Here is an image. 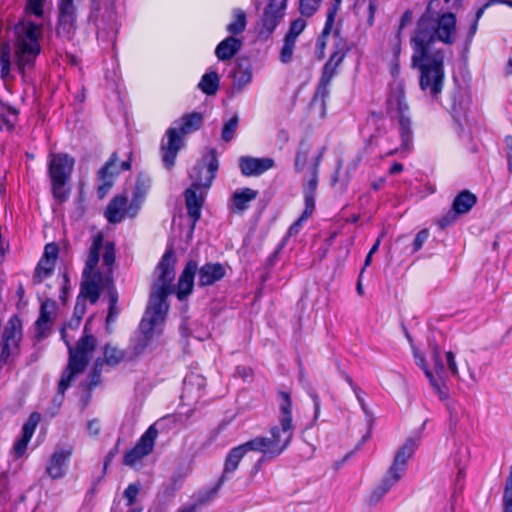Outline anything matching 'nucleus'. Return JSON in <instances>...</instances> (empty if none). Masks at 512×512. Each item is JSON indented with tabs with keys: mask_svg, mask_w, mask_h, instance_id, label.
I'll return each instance as SVG.
<instances>
[{
	"mask_svg": "<svg viewBox=\"0 0 512 512\" xmlns=\"http://www.w3.org/2000/svg\"><path fill=\"white\" fill-rule=\"evenodd\" d=\"M275 161L272 158H256L242 156L239 158V168L244 176H259L273 168Z\"/></svg>",
	"mask_w": 512,
	"mask_h": 512,
	"instance_id": "a211bd4d",
	"label": "nucleus"
},
{
	"mask_svg": "<svg viewBox=\"0 0 512 512\" xmlns=\"http://www.w3.org/2000/svg\"><path fill=\"white\" fill-rule=\"evenodd\" d=\"M247 26V17L246 13L240 8H234L232 10V20L226 26L227 32L230 36L237 37L239 34L243 33Z\"/></svg>",
	"mask_w": 512,
	"mask_h": 512,
	"instance_id": "f704fd0d",
	"label": "nucleus"
},
{
	"mask_svg": "<svg viewBox=\"0 0 512 512\" xmlns=\"http://www.w3.org/2000/svg\"><path fill=\"white\" fill-rule=\"evenodd\" d=\"M72 455V449L59 448L51 455L46 466V474L51 479H60L66 474L67 462Z\"/></svg>",
	"mask_w": 512,
	"mask_h": 512,
	"instance_id": "aec40b11",
	"label": "nucleus"
},
{
	"mask_svg": "<svg viewBox=\"0 0 512 512\" xmlns=\"http://www.w3.org/2000/svg\"><path fill=\"white\" fill-rule=\"evenodd\" d=\"M353 9L356 16L365 21L368 26L371 27L374 24L377 0H355Z\"/></svg>",
	"mask_w": 512,
	"mask_h": 512,
	"instance_id": "2f4dec72",
	"label": "nucleus"
},
{
	"mask_svg": "<svg viewBox=\"0 0 512 512\" xmlns=\"http://www.w3.org/2000/svg\"><path fill=\"white\" fill-rule=\"evenodd\" d=\"M202 187L191 185L185 191V203L189 217L192 219L193 226L201 217V208L204 196L200 191Z\"/></svg>",
	"mask_w": 512,
	"mask_h": 512,
	"instance_id": "5701e85b",
	"label": "nucleus"
},
{
	"mask_svg": "<svg viewBox=\"0 0 512 512\" xmlns=\"http://www.w3.org/2000/svg\"><path fill=\"white\" fill-rule=\"evenodd\" d=\"M58 252V246L54 243H50L45 246L43 256L35 269L33 277L35 283H41L52 274L58 257Z\"/></svg>",
	"mask_w": 512,
	"mask_h": 512,
	"instance_id": "f3484780",
	"label": "nucleus"
},
{
	"mask_svg": "<svg viewBox=\"0 0 512 512\" xmlns=\"http://www.w3.org/2000/svg\"><path fill=\"white\" fill-rule=\"evenodd\" d=\"M332 29H328L326 31V25L324 26V29L321 33V35L319 36V38L317 39V46L319 47V49L321 50V53H323L324 49H325V46H326V38L327 36L329 35V33L331 32Z\"/></svg>",
	"mask_w": 512,
	"mask_h": 512,
	"instance_id": "680f3d73",
	"label": "nucleus"
},
{
	"mask_svg": "<svg viewBox=\"0 0 512 512\" xmlns=\"http://www.w3.org/2000/svg\"><path fill=\"white\" fill-rule=\"evenodd\" d=\"M238 121V116H234L224 124L221 137L225 142H229L233 138Z\"/></svg>",
	"mask_w": 512,
	"mask_h": 512,
	"instance_id": "8fccbe9b",
	"label": "nucleus"
},
{
	"mask_svg": "<svg viewBox=\"0 0 512 512\" xmlns=\"http://www.w3.org/2000/svg\"><path fill=\"white\" fill-rule=\"evenodd\" d=\"M310 148L307 144L301 143L295 157V169L301 172L307 164Z\"/></svg>",
	"mask_w": 512,
	"mask_h": 512,
	"instance_id": "37998d69",
	"label": "nucleus"
},
{
	"mask_svg": "<svg viewBox=\"0 0 512 512\" xmlns=\"http://www.w3.org/2000/svg\"><path fill=\"white\" fill-rule=\"evenodd\" d=\"M249 451L246 444H241L237 447L232 448L226 456L223 472L220 478V484L227 479H230L232 474L236 471L240 461L244 455Z\"/></svg>",
	"mask_w": 512,
	"mask_h": 512,
	"instance_id": "a878e982",
	"label": "nucleus"
},
{
	"mask_svg": "<svg viewBox=\"0 0 512 512\" xmlns=\"http://www.w3.org/2000/svg\"><path fill=\"white\" fill-rule=\"evenodd\" d=\"M140 491L138 484H130L124 491V497L128 500V506H132Z\"/></svg>",
	"mask_w": 512,
	"mask_h": 512,
	"instance_id": "5fc2aeb1",
	"label": "nucleus"
},
{
	"mask_svg": "<svg viewBox=\"0 0 512 512\" xmlns=\"http://www.w3.org/2000/svg\"><path fill=\"white\" fill-rule=\"evenodd\" d=\"M198 87L205 94L214 95L219 88L218 74L215 71H209V72L205 73L202 76V78L198 84Z\"/></svg>",
	"mask_w": 512,
	"mask_h": 512,
	"instance_id": "58836bf2",
	"label": "nucleus"
},
{
	"mask_svg": "<svg viewBox=\"0 0 512 512\" xmlns=\"http://www.w3.org/2000/svg\"><path fill=\"white\" fill-rule=\"evenodd\" d=\"M176 258L173 250L168 249L155 269V280L151 287L149 305L140 322V337L135 346L137 353H142L152 345L163 329L165 315L168 311L167 296L176 291L179 300H184L193 291L194 278L198 270L197 262L190 260L182 271L176 288L172 283L175 279Z\"/></svg>",
	"mask_w": 512,
	"mask_h": 512,
	"instance_id": "f03ea898",
	"label": "nucleus"
},
{
	"mask_svg": "<svg viewBox=\"0 0 512 512\" xmlns=\"http://www.w3.org/2000/svg\"><path fill=\"white\" fill-rule=\"evenodd\" d=\"M220 481L212 488L200 491L195 499V503L193 505H197V509L203 505L209 503L218 493L220 487Z\"/></svg>",
	"mask_w": 512,
	"mask_h": 512,
	"instance_id": "79ce46f5",
	"label": "nucleus"
},
{
	"mask_svg": "<svg viewBox=\"0 0 512 512\" xmlns=\"http://www.w3.org/2000/svg\"><path fill=\"white\" fill-rule=\"evenodd\" d=\"M445 361H446V364H447L448 371L453 376H458L459 375V371H458V367H457V364H456L455 355L451 351H448V352L445 353Z\"/></svg>",
	"mask_w": 512,
	"mask_h": 512,
	"instance_id": "6e6d98bb",
	"label": "nucleus"
},
{
	"mask_svg": "<svg viewBox=\"0 0 512 512\" xmlns=\"http://www.w3.org/2000/svg\"><path fill=\"white\" fill-rule=\"evenodd\" d=\"M197 505H188L180 509L178 512H197Z\"/></svg>",
	"mask_w": 512,
	"mask_h": 512,
	"instance_id": "774afa93",
	"label": "nucleus"
},
{
	"mask_svg": "<svg viewBox=\"0 0 512 512\" xmlns=\"http://www.w3.org/2000/svg\"><path fill=\"white\" fill-rule=\"evenodd\" d=\"M219 167V162L215 151L211 150L209 154L199 161L190 171L189 177L193 186L209 188L215 178Z\"/></svg>",
	"mask_w": 512,
	"mask_h": 512,
	"instance_id": "9d476101",
	"label": "nucleus"
},
{
	"mask_svg": "<svg viewBox=\"0 0 512 512\" xmlns=\"http://www.w3.org/2000/svg\"><path fill=\"white\" fill-rule=\"evenodd\" d=\"M157 436L158 430L154 425H151L141 436L137 444L125 453L123 463L130 467L138 464L145 456L152 452Z\"/></svg>",
	"mask_w": 512,
	"mask_h": 512,
	"instance_id": "9b49d317",
	"label": "nucleus"
},
{
	"mask_svg": "<svg viewBox=\"0 0 512 512\" xmlns=\"http://www.w3.org/2000/svg\"><path fill=\"white\" fill-rule=\"evenodd\" d=\"M89 323L90 320L86 322L83 335L74 347L65 340L69 350V359L58 383V393L61 396L64 395L65 391L74 380V377L86 369L93 352L97 347V339L91 334V331L88 328Z\"/></svg>",
	"mask_w": 512,
	"mask_h": 512,
	"instance_id": "39448f33",
	"label": "nucleus"
},
{
	"mask_svg": "<svg viewBox=\"0 0 512 512\" xmlns=\"http://www.w3.org/2000/svg\"><path fill=\"white\" fill-rule=\"evenodd\" d=\"M341 2L342 0H334L333 6L329 8L326 19V31L332 29Z\"/></svg>",
	"mask_w": 512,
	"mask_h": 512,
	"instance_id": "864d4df0",
	"label": "nucleus"
},
{
	"mask_svg": "<svg viewBox=\"0 0 512 512\" xmlns=\"http://www.w3.org/2000/svg\"><path fill=\"white\" fill-rule=\"evenodd\" d=\"M401 480L398 475L387 471L383 479L372 490L368 502L370 505H376L383 497Z\"/></svg>",
	"mask_w": 512,
	"mask_h": 512,
	"instance_id": "c85d7f7f",
	"label": "nucleus"
},
{
	"mask_svg": "<svg viewBox=\"0 0 512 512\" xmlns=\"http://www.w3.org/2000/svg\"><path fill=\"white\" fill-rule=\"evenodd\" d=\"M75 159L65 153L50 154L48 172L52 183L54 197L60 202L68 197L65 185L69 181L74 169Z\"/></svg>",
	"mask_w": 512,
	"mask_h": 512,
	"instance_id": "0eeeda50",
	"label": "nucleus"
},
{
	"mask_svg": "<svg viewBox=\"0 0 512 512\" xmlns=\"http://www.w3.org/2000/svg\"><path fill=\"white\" fill-rule=\"evenodd\" d=\"M115 262V244L111 241L104 242L102 233H97L92 238V243L88 251V257L83 270L85 282L81 286L80 295L88 298L92 304H95L100 296V292L106 290L110 281L113 285L111 276V267Z\"/></svg>",
	"mask_w": 512,
	"mask_h": 512,
	"instance_id": "7ed1b4c3",
	"label": "nucleus"
},
{
	"mask_svg": "<svg viewBox=\"0 0 512 512\" xmlns=\"http://www.w3.org/2000/svg\"><path fill=\"white\" fill-rule=\"evenodd\" d=\"M455 219V214H448L446 217L442 218L440 221V225L445 227L449 225Z\"/></svg>",
	"mask_w": 512,
	"mask_h": 512,
	"instance_id": "338daca9",
	"label": "nucleus"
},
{
	"mask_svg": "<svg viewBox=\"0 0 512 512\" xmlns=\"http://www.w3.org/2000/svg\"><path fill=\"white\" fill-rule=\"evenodd\" d=\"M428 237H429V232L426 229L421 230L419 233H417L415 240L413 242V251L414 252L419 251L422 248V246L424 245V243L427 241Z\"/></svg>",
	"mask_w": 512,
	"mask_h": 512,
	"instance_id": "4d7b16f0",
	"label": "nucleus"
},
{
	"mask_svg": "<svg viewBox=\"0 0 512 512\" xmlns=\"http://www.w3.org/2000/svg\"><path fill=\"white\" fill-rule=\"evenodd\" d=\"M106 284L108 285V296H109V312L106 318V329L110 331V325L116 320L117 316L120 313V309L117 306L118 301V293L114 286L111 285L110 281H106Z\"/></svg>",
	"mask_w": 512,
	"mask_h": 512,
	"instance_id": "4c0bfd02",
	"label": "nucleus"
},
{
	"mask_svg": "<svg viewBox=\"0 0 512 512\" xmlns=\"http://www.w3.org/2000/svg\"><path fill=\"white\" fill-rule=\"evenodd\" d=\"M46 0H26L25 12L42 18L44 15L43 5Z\"/></svg>",
	"mask_w": 512,
	"mask_h": 512,
	"instance_id": "de8ad7c7",
	"label": "nucleus"
},
{
	"mask_svg": "<svg viewBox=\"0 0 512 512\" xmlns=\"http://www.w3.org/2000/svg\"><path fill=\"white\" fill-rule=\"evenodd\" d=\"M387 102L388 110L390 113H396L398 117L407 115L409 106L406 102L404 86L402 82L399 81L394 83Z\"/></svg>",
	"mask_w": 512,
	"mask_h": 512,
	"instance_id": "393cba45",
	"label": "nucleus"
},
{
	"mask_svg": "<svg viewBox=\"0 0 512 512\" xmlns=\"http://www.w3.org/2000/svg\"><path fill=\"white\" fill-rule=\"evenodd\" d=\"M451 1L452 0H430L422 16L432 18L444 15L446 12H452L451 10L457 0H453V3H451Z\"/></svg>",
	"mask_w": 512,
	"mask_h": 512,
	"instance_id": "e433bc0d",
	"label": "nucleus"
},
{
	"mask_svg": "<svg viewBox=\"0 0 512 512\" xmlns=\"http://www.w3.org/2000/svg\"><path fill=\"white\" fill-rule=\"evenodd\" d=\"M0 75L3 80L10 78L11 71V50L8 44H3L0 49Z\"/></svg>",
	"mask_w": 512,
	"mask_h": 512,
	"instance_id": "ea45409f",
	"label": "nucleus"
},
{
	"mask_svg": "<svg viewBox=\"0 0 512 512\" xmlns=\"http://www.w3.org/2000/svg\"><path fill=\"white\" fill-rule=\"evenodd\" d=\"M117 160L116 153H113L110 160L98 172L99 178L103 181V184L98 189L101 197L112 186V177L118 173V170L114 167Z\"/></svg>",
	"mask_w": 512,
	"mask_h": 512,
	"instance_id": "473e14b6",
	"label": "nucleus"
},
{
	"mask_svg": "<svg viewBox=\"0 0 512 512\" xmlns=\"http://www.w3.org/2000/svg\"><path fill=\"white\" fill-rule=\"evenodd\" d=\"M56 35L65 40H71L76 31V13L73 2L61 1L59 4Z\"/></svg>",
	"mask_w": 512,
	"mask_h": 512,
	"instance_id": "f8f14e48",
	"label": "nucleus"
},
{
	"mask_svg": "<svg viewBox=\"0 0 512 512\" xmlns=\"http://www.w3.org/2000/svg\"><path fill=\"white\" fill-rule=\"evenodd\" d=\"M312 212H313L312 210L305 208V211L300 216V218L290 227L289 234L292 235V234L298 233L299 229L302 226V223L310 217Z\"/></svg>",
	"mask_w": 512,
	"mask_h": 512,
	"instance_id": "13d9d810",
	"label": "nucleus"
},
{
	"mask_svg": "<svg viewBox=\"0 0 512 512\" xmlns=\"http://www.w3.org/2000/svg\"><path fill=\"white\" fill-rule=\"evenodd\" d=\"M417 446L418 444L416 439H407L396 452L393 463L389 467L388 471L395 475L397 474L398 477L402 478L407 469V462L414 455Z\"/></svg>",
	"mask_w": 512,
	"mask_h": 512,
	"instance_id": "6ab92c4d",
	"label": "nucleus"
},
{
	"mask_svg": "<svg viewBox=\"0 0 512 512\" xmlns=\"http://www.w3.org/2000/svg\"><path fill=\"white\" fill-rule=\"evenodd\" d=\"M234 82L235 85L242 89L247 84H249L252 80V72L249 68L246 69H239L236 72H234Z\"/></svg>",
	"mask_w": 512,
	"mask_h": 512,
	"instance_id": "09e8293b",
	"label": "nucleus"
},
{
	"mask_svg": "<svg viewBox=\"0 0 512 512\" xmlns=\"http://www.w3.org/2000/svg\"><path fill=\"white\" fill-rule=\"evenodd\" d=\"M503 501L504 512H512V466L510 467V472L506 479Z\"/></svg>",
	"mask_w": 512,
	"mask_h": 512,
	"instance_id": "a18cd8bd",
	"label": "nucleus"
},
{
	"mask_svg": "<svg viewBox=\"0 0 512 512\" xmlns=\"http://www.w3.org/2000/svg\"><path fill=\"white\" fill-rule=\"evenodd\" d=\"M296 40L285 36L284 43L280 52V60L282 63H289L292 60Z\"/></svg>",
	"mask_w": 512,
	"mask_h": 512,
	"instance_id": "c03bdc74",
	"label": "nucleus"
},
{
	"mask_svg": "<svg viewBox=\"0 0 512 512\" xmlns=\"http://www.w3.org/2000/svg\"><path fill=\"white\" fill-rule=\"evenodd\" d=\"M203 124V116L199 112L183 115L174 122V126L166 131V138L161 143V155L164 166L171 169L175 164L178 152L183 146V136L200 129Z\"/></svg>",
	"mask_w": 512,
	"mask_h": 512,
	"instance_id": "423d86ee",
	"label": "nucleus"
},
{
	"mask_svg": "<svg viewBox=\"0 0 512 512\" xmlns=\"http://www.w3.org/2000/svg\"><path fill=\"white\" fill-rule=\"evenodd\" d=\"M90 14L88 16V20L90 22H95L97 18V13L100 11V4L96 0H91L89 4Z\"/></svg>",
	"mask_w": 512,
	"mask_h": 512,
	"instance_id": "bf43d9fd",
	"label": "nucleus"
},
{
	"mask_svg": "<svg viewBox=\"0 0 512 512\" xmlns=\"http://www.w3.org/2000/svg\"><path fill=\"white\" fill-rule=\"evenodd\" d=\"M399 118V130L402 139V146L404 149H409L412 139L411 123L407 115H402Z\"/></svg>",
	"mask_w": 512,
	"mask_h": 512,
	"instance_id": "a19ab883",
	"label": "nucleus"
},
{
	"mask_svg": "<svg viewBox=\"0 0 512 512\" xmlns=\"http://www.w3.org/2000/svg\"><path fill=\"white\" fill-rule=\"evenodd\" d=\"M434 369L436 376L427 368L424 369L426 377L429 379L431 386L438 394L441 400H445L448 397V389L445 384L447 378V370L444 367V361L440 356L439 349L434 348L433 351Z\"/></svg>",
	"mask_w": 512,
	"mask_h": 512,
	"instance_id": "4468645a",
	"label": "nucleus"
},
{
	"mask_svg": "<svg viewBox=\"0 0 512 512\" xmlns=\"http://www.w3.org/2000/svg\"><path fill=\"white\" fill-rule=\"evenodd\" d=\"M306 27V21L302 18L294 20L286 34V37L297 40L298 36L303 32Z\"/></svg>",
	"mask_w": 512,
	"mask_h": 512,
	"instance_id": "3c124183",
	"label": "nucleus"
},
{
	"mask_svg": "<svg viewBox=\"0 0 512 512\" xmlns=\"http://www.w3.org/2000/svg\"><path fill=\"white\" fill-rule=\"evenodd\" d=\"M354 389V392L356 394V397H357V400L361 406V408L363 409L364 412H366V404L362 398V395H361V390L357 389L356 387L353 388Z\"/></svg>",
	"mask_w": 512,
	"mask_h": 512,
	"instance_id": "69168bd1",
	"label": "nucleus"
},
{
	"mask_svg": "<svg viewBox=\"0 0 512 512\" xmlns=\"http://www.w3.org/2000/svg\"><path fill=\"white\" fill-rule=\"evenodd\" d=\"M22 338V323L17 316H13L7 322L3 333V348L0 359L6 362L12 353L18 348Z\"/></svg>",
	"mask_w": 512,
	"mask_h": 512,
	"instance_id": "ddd939ff",
	"label": "nucleus"
},
{
	"mask_svg": "<svg viewBox=\"0 0 512 512\" xmlns=\"http://www.w3.org/2000/svg\"><path fill=\"white\" fill-rule=\"evenodd\" d=\"M54 309L53 301H45L41 304L40 316L36 321V332L39 338L44 337L50 327V314Z\"/></svg>",
	"mask_w": 512,
	"mask_h": 512,
	"instance_id": "72a5a7b5",
	"label": "nucleus"
},
{
	"mask_svg": "<svg viewBox=\"0 0 512 512\" xmlns=\"http://www.w3.org/2000/svg\"><path fill=\"white\" fill-rule=\"evenodd\" d=\"M245 444L249 451L261 452L267 458H274L281 454L271 437H256Z\"/></svg>",
	"mask_w": 512,
	"mask_h": 512,
	"instance_id": "c756f323",
	"label": "nucleus"
},
{
	"mask_svg": "<svg viewBox=\"0 0 512 512\" xmlns=\"http://www.w3.org/2000/svg\"><path fill=\"white\" fill-rule=\"evenodd\" d=\"M476 203V196L471 192L465 190L459 193L453 201V211L455 214H465L470 211V209Z\"/></svg>",
	"mask_w": 512,
	"mask_h": 512,
	"instance_id": "c9c22d12",
	"label": "nucleus"
},
{
	"mask_svg": "<svg viewBox=\"0 0 512 512\" xmlns=\"http://www.w3.org/2000/svg\"><path fill=\"white\" fill-rule=\"evenodd\" d=\"M258 192L251 188H243L233 193L231 197L230 209L235 213H242L251 201L257 197Z\"/></svg>",
	"mask_w": 512,
	"mask_h": 512,
	"instance_id": "7c9ffc66",
	"label": "nucleus"
},
{
	"mask_svg": "<svg viewBox=\"0 0 512 512\" xmlns=\"http://www.w3.org/2000/svg\"><path fill=\"white\" fill-rule=\"evenodd\" d=\"M435 40L445 44H453L456 40V17L453 12L427 18L421 16L411 38L414 68L420 71V87L432 98L442 92L445 70V51L434 49Z\"/></svg>",
	"mask_w": 512,
	"mask_h": 512,
	"instance_id": "f257e3e1",
	"label": "nucleus"
},
{
	"mask_svg": "<svg viewBox=\"0 0 512 512\" xmlns=\"http://www.w3.org/2000/svg\"><path fill=\"white\" fill-rule=\"evenodd\" d=\"M16 36L14 57L18 71L24 75L31 69L41 52L39 40L43 35V26L30 20L20 21L14 27Z\"/></svg>",
	"mask_w": 512,
	"mask_h": 512,
	"instance_id": "20e7f679",
	"label": "nucleus"
},
{
	"mask_svg": "<svg viewBox=\"0 0 512 512\" xmlns=\"http://www.w3.org/2000/svg\"><path fill=\"white\" fill-rule=\"evenodd\" d=\"M146 190L141 189L140 180L137 181L136 191L133 194V199L127 207V197L117 196L113 198L107 206L105 216L110 223L121 222L126 215L134 217L144 200Z\"/></svg>",
	"mask_w": 512,
	"mask_h": 512,
	"instance_id": "1a4fd4ad",
	"label": "nucleus"
},
{
	"mask_svg": "<svg viewBox=\"0 0 512 512\" xmlns=\"http://www.w3.org/2000/svg\"><path fill=\"white\" fill-rule=\"evenodd\" d=\"M87 428L90 435L96 436L100 432V423L97 420H91L89 421Z\"/></svg>",
	"mask_w": 512,
	"mask_h": 512,
	"instance_id": "e2e57ef3",
	"label": "nucleus"
},
{
	"mask_svg": "<svg viewBox=\"0 0 512 512\" xmlns=\"http://www.w3.org/2000/svg\"><path fill=\"white\" fill-rule=\"evenodd\" d=\"M242 45V38L228 36L216 46L215 55L220 61L230 60L241 50Z\"/></svg>",
	"mask_w": 512,
	"mask_h": 512,
	"instance_id": "cd10ccee",
	"label": "nucleus"
},
{
	"mask_svg": "<svg viewBox=\"0 0 512 512\" xmlns=\"http://www.w3.org/2000/svg\"><path fill=\"white\" fill-rule=\"evenodd\" d=\"M226 274L225 267L220 263H206L199 269V286H210L221 280Z\"/></svg>",
	"mask_w": 512,
	"mask_h": 512,
	"instance_id": "bb28decb",
	"label": "nucleus"
},
{
	"mask_svg": "<svg viewBox=\"0 0 512 512\" xmlns=\"http://www.w3.org/2000/svg\"><path fill=\"white\" fill-rule=\"evenodd\" d=\"M281 403L279 406V426H273L270 430L271 439L275 446L282 453L290 444L294 425L292 423V403L290 395L287 392H280Z\"/></svg>",
	"mask_w": 512,
	"mask_h": 512,
	"instance_id": "6e6552de",
	"label": "nucleus"
},
{
	"mask_svg": "<svg viewBox=\"0 0 512 512\" xmlns=\"http://www.w3.org/2000/svg\"><path fill=\"white\" fill-rule=\"evenodd\" d=\"M40 414L37 412L32 413L29 419L25 422L22 428V436L14 445V453L17 457H21L27 450L28 443L30 442L37 424L40 421Z\"/></svg>",
	"mask_w": 512,
	"mask_h": 512,
	"instance_id": "b1692460",
	"label": "nucleus"
},
{
	"mask_svg": "<svg viewBox=\"0 0 512 512\" xmlns=\"http://www.w3.org/2000/svg\"><path fill=\"white\" fill-rule=\"evenodd\" d=\"M322 0H300L299 10L303 16L311 17L319 8Z\"/></svg>",
	"mask_w": 512,
	"mask_h": 512,
	"instance_id": "49530a36",
	"label": "nucleus"
},
{
	"mask_svg": "<svg viewBox=\"0 0 512 512\" xmlns=\"http://www.w3.org/2000/svg\"><path fill=\"white\" fill-rule=\"evenodd\" d=\"M125 358V352L116 346L107 344L104 347V358L96 359L92 372V379L89 384L90 388L95 387L99 383V377L104 364L115 367Z\"/></svg>",
	"mask_w": 512,
	"mask_h": 512,
	"instance_id": "2eb2a0df",
	"label": "nucleus"
},
{
	"mask_svg": "<svg viewBox=\"0 0 512 512\" xmlns=\"http://www.w3.org/2000/svg\"><path fill=\"white\" fill-rule=\"evenodd\" d=\"M412 20V12L410 10H406L402 16H401V19H400V23H399V30H398V35L401 34V31L403 30V28Z\"/></svg>",
	"mask_w": 512,
	"mask_h": 512,
	"instance_id": "052dcab7",
	"label": "nucleus"
},
{
	"mask_svg": "<svg viewBox=\"0 0 512 512\" xmlns=\"http://www.w3.org/2000/svg\"><path fill=\"white\" fill-rule=\"evenodd\" d=\"M335 37V50L332 54H342L343 59L345 58L346 54L350 50V46L348 43L340 36V33L338 31H335L334 33Z\"/></svg>",
	"mask_w": 512,
	"mask_h": 512,
	"instance_id": "603ef678",
	"label": "nucleus"
},
{
	"mask_svg": "<svg viewBox=\"0 0 512 512\" xmlns=\"http://www.w3.org/2000/svg\"><path fill=\"white\" fill-rule=\"evenodd\" d=\"M403 171V165L399 162H395L389 169L391 175L399 174Z\"/></svg>",
	"mask_w": 512,
	"mask_h": 512,
	"instance_id": "0e129e2a",
	"label": "nucleus"
},
{
	"mask_svg": "<svg viewBox=\"0 0 512 512\" xmlns=\"http://www.w3.org/2000/svg\"><path fill=\"white\" fill-rule=\"evenodd\" d=\"M323 150L319 152L317 157L314 160L313 166L309 170V175L307 179L303 183L304 190V198L306 208L309 210H314L315 208V192L318 185V167L322 160Z\"/></svg>",
	"mask_w": 512,
	"mask_h": 512,
	"instance_id": "4be33fe9",
	"label": "nucleus"
},
{
	"mask_svg": "<svg viewBox=\"0 0 512 512\" xmlns=\"http://www.w3.org/2000/svg\"><path fill=\"white\" fill-rule=\"evenodd\" d=\"M285 8L286 7L283 6V2L279 4L270 0L264 10L263 23L260 30L261 36H265L267 38L272 34L282 19Z\"/></svg>",
	"mask_w": 512,
	"mask_h": 512,
	"instance_id": "412c9836",
	"label": "nucleus"
},
{
	"mask_svg": "<svg viewBox=\"0 0 512 512\" xmlns=\"http://www.w3.org/2000/svg\"><path fill=\"white\" fill-rule=\"evenodd\" d=\"M342 54H332L323 67L322 75L315 93V98L324 99L329 95V86L337 73V68L343 61Z\"/></svg>",
	"mask_w": 512,
	"mask_h": 512,
	"instance_id": "dca6fc26",
	"label": "nucleus"
}]
</instances>
